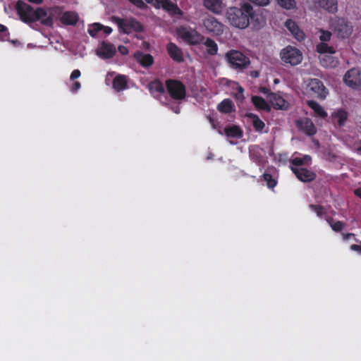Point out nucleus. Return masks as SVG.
Returning <instances> with one entry per match:
<instances>
[{
  "instance_id": "obj_1",
  "label": "nucleus",
  "mask_w": 361,
  "mask_h": 361,
  "mask_svg": "<svg viewBox=\"0 0 361 361\" xmlns=\"http://www.w3.org/2000/svg\"><path fill=\"white\" fill-rule=\"evenodd\" d=\"M16 11L20 19L25 23L29 24L40 20V23L47 27H53L52 16H47V11L41 7L35 10L32 6L22 0H18L16 4Z\"/></svg>"
},
{
  "instance_id": "obj_2",
  "label": "nucleus",
  "mask_w": 361,
  "mask_h": 361,
  "mask_svg": "<svg viewBox=\"0 0 361 361\" xmlns=\"http://www.w3.org/2000/svg\"><path fill=\"white\" fill-rule=\"evenodd\" d=\"M226 17L232 26L240 29H245L248 27L250 20L255 18V13L252 6L245 3L240 8H229L226 12Z\"/></svg>"
},
{
  "instance_id": "obj_3",
  "label": "nucleus",
  "mask_w": 361,
  "mask_h": 361,
  "mask_svg": "<svg viewBox=\"0 0 361 361\" xmlns=\"http://www.w3.org/2000/svg\"><path fill=\"white\" fill-rule=\"evenodd\" d=\"M111 20L116 23L119 32L129 35L132 32H142L144 31L143 25L133 17L121 18L118 16H112Z\"/></svg>"
},
{
  "instance_id": "obj_4",
  "label": "nucleus",
  "mask_w": 361,
  "mask_h": 361,
  "mask_svg": "<svg viewBox=\"0 0 361 361\" xmlns=\"http://www.w3.org/2000/svg\"><path fill=\"white\" fill-rule=\"evenodd\" d=\"M225 59L231 68L238 71H243L250 64V59L238 50H230L225 54Z\"/></svg>"
},
{
  "instance_id": "obj_5",
  "label": "nucleus",
  "mask_w": 361,
  "mask_h": 361,
  "mask_svg": "<svg viewBox=\"0 0 361 361\" xmlns=\"http://www.w3.org/2000/svg\"><path fill=\"white\" fill-rule=\"evenodd\" d=\"M279 55L281 61L286 66H297L302 62L303 59L301 51L290 45L282 49Z\"/></svg>"
},
{
  "instance_id": "obj_6",
  "label": "nucleus",
  "mask_w": 361,
  "mask_h": 361,
  "mask_svg": "<svg viewBox=\"0 0 361 361\" xmlns=\"http://www.w3.org/2000/svg\"><path fill=\"white\" fill-rule=\"evenodd\" d=\"M166 90L170 97L176 101H182L186 97V87L180 80L168 79L165 81Z\"/></svg>"
},
{
  "instance_id": "obj_7",
  "label": "nucleus",
  "mask_w": 361,
  "mask_h": 361,
  "mask_svg": "<svg viewBox=\"0 0 361 361\" xmlns=\"http://www.w3.org/2000/svg\"><path fill=\"white\" fill-rule=\"evenodd\" d=\"M177 35L187 44L197 45L202 42L204 36L195 29L180 26L176 29Z\"/></svg>"
},
{
  "instance_id": "obj_8",
  "label": "nucleus",
  "mask_w": 361,
  "mask_h": 361,
  "mask_svg": "<svg viewBox=\"0 0 361 361\" xmlns=\"http://www.w3.org/2000/svg\"><path fill=\"white\" fill-rule=\"evenodd\" d=\"M330 25L338 37L348 38L352 34V25L343 18L335 17L331 19Z\"/></svg>"
},
{
  "instance_id": "obj_9",
  "label": "nucleus",
  "mask_w": 361,
  "mask_h": 361,
  "mask_svg": "<svg viewBox=\"0 0 361 361\" xmlns=\"http://www.w3.org/2000/svg\"><path fill=\"white\" fill-rule=\"evenodd\" d=\"M307 89L315 97L320 100L325 99L329 94V90L324 86L323 82L317 78L310 80Z\"/></svg>"
},
{
  "instance_id": "obj_10",
  "label": "nucleus",
  "mask_w": 361,
  "mask_h": 361,
  "mask_svg": "<svg viewBox=\"0 0 361 361\" xmlns=\"http://www.w3.org/2000/svg\"><path fill=\"white\" fill-rule=\"evenodd\" d=\"M343 81L348 87L357 90L361 87V71L357 68H353L348 71L343 77Z\"/></svg>"
},
{
  "instance_id": "obj_11",
  "label": "nucleus",
  "mask_w": 361,
  "mask_h": 361,
  "mask_svg": "<svg viewBox=\"0 0 361 361\" xmlns=\"http://www.w3.org/2000/svg\"><path fill=\"white\" fill-rule=\"evenodd\" d=\"M160 6L167 11L172 17L182 16L183 14V11L178 6V5L170 0H155L154 7L159 8Z\"/></svg>"
},
{
  "instance_id": "obj_12",
  "label": "nucleus",
  "mask_w": 361,
  "mask_h": 361,
  "mask_svg": "<svg viewBox=\"0 0 361 361\" xmlns=\"http://www.w3.org/2000/svg\"><path fill=\"white\" fill-rule=\"evenodd\" d=\"M203 25L207 31L214 35L219 36L224 32V25L214 17L209 16L203 20Z\"/></svg>"
},
{
  "instance_id": "obj_13",
  "label": "nucleus",
  "mask_w": 361,
  "mask_h": 361,
  "mask_svg": "<svg viewBox=\"0 0 361 361\" xmlns=\"http://www.w3.org/2000/svg\"><path fill=\"white\" fill-rule=\"evenodd\" d=\"M291 170L297 178L304 183L312 182L317 177L314 172L305 168L291 166Z\"/></svg>"
},
{
  "instance_id": "obj_14",
  "label": "nucleus",
  "mask_w": 361,
  "mask_h": 361,
  "mask_svg": "<svg viewBox=\"0 0 361 361\" xmlns=\"http://www.w3.org/2000/svg\"><path fill=\"white\" fill-rule=\"evenodd\" d=\"M97 52V55L102 59H108L113 58L116 54V51L114 44L103 41L98 48Z\"/></svg>"
},
{
  "instance_id": "obj_15",
  "label": "nucleus",
  "mask_w": 361,
  "mask_h": 361,
  "mask_svg": "<svg viewBox=\"0 0 361 361\" xmlns=\"http://www.w3.org/2000/svg\"><path fill=\"white\" fill-rule=\"evenodd\" d=\"M250 157L252 161L259 166L263 167L267 162V157L262 154V150L258 146H253L249 151Z\"/></svg>"
},
{
  "instance_id": "obj_16",
  "label": "nucleus",
  "mask_w": 361,
  "mask_h": 361,
  "mask_svg": "<svg viewBox=\"0 0 361 361\" xmlns=\"http://www.w3.org/2000/svg\"><path fill=\"white\" fill-rule=\"evenodd\" d=\"M166 51L169 56L177 63L184 61L183 54L180 48L175 43L169 42L166 46Z\"/></svg>"
},
{
  "instance_id": "obj_17",
  "label": "nucleus",
  "mask_w": 361,
  "mask_h": 361,
  "mask_svg": "<svg viewBox=\"0 0 361 361\" xmlns=\"http://www.w3.org/2000/svg\"><path fill=\"white\" fill-rule=\"evenodd\" d=\"M285 26L297 40L302 42L305 39V35L303 31L294 20L288 19L285 23Z\"/></svg>"
},
{
  "instance_id": "obj_18",
  "label": "nucleus",
  "mask_w": 361,
  "mask_h": 361,
  "mask_svg": "<svg viewBox=\"0 0 361 361\" xmlns=\"http://www.w3.org/2000/svg\"><path fill=\"white\" fill-rule=\"evenodd\" d=\"M267 99L276 109H283L288 106L287 102L279 94L269 92Z\"/></svg>"
},
{
  "instance_id": "obj_19",
  "label": "nucleus",
  "mask_w": 361,
  "mask_h": 361,
  "mask_svg": "<svg viewBox=\"0 0 361 361\" xmlns=\"http://www.w3.org/2000/svg\"><path fill=\"white\" fill-rule=\"evenodd\" d=\"M78 20L79 16L75 11H66L60 17V21L64 25H75Z\"/></svg>"
},
{
  "instance_id": "obj_20",
  "label": "nucleus",
  "mask_w": 361,
  "mask_h": 361,
  "mask_svg": "<svg viewBox=\"0 0 361 361\" xmlns=\"http://www.w3.org/2000/svg\"><path fill=\"white\" fill-rule=\"evenodd\" d=\"M136 61L142 66L148 68L154 63L153 56L149 54H144L142 51H137L134 54Z\"/></svg>"
},
{
  "instance_id": "obj_21",
  "label": "nucleus",
  "mask_w": 361,
  "mask_h": 361,
  "mask_svg": "<svg viewBox=\"0 0 361 361\" xmlns=\"http://www.w3.org/2000/svg\"><path fill=\"white\" fill-rule=\"evenodd\" d=\"M113 88L116 92H121L128 87V77L125 75H117L112 82Z\"/></svg>"
},
{
  "instance_id": "obj_22",
  "label": "nucleus",
  "mask_w": 361,
  "mask_h": 361,
  "mask_svg": "<svg viewBox=\"0 0 361 361\" xmlns=\"http://www.w3.org/2000/svg\"><path fill=\"white\" fill-rule=\"evenodd\" d=\"M204 6L216 14H220L224 8L222 0H204Z\"/></svg>"
},
{
  "instance_id": "obj_23",
  "label": "nucleus",
  "mask_w": 361,
  "mask_h": 361,
  "mask_svg": "<svg viewBox=\"0 0 361 361\" xmlns=\"http://www.w3.org/2000/svg\"><path fill=\"white\" fill-rule=\"evenodd\" d=\"M316 4H317L320 8L331 13H334L338 11V3L336 0H316Z\"/></svg>"
},
{
  "instance_id": "obj_24",
  "label": "nucleus",
  "mask_w": 361,
  "mask_h": 361,
  "mask_svg": "<svg viewBox=\"0 0 361 361\" xmlns=\"http://www.w3.org/2000/svg\"><path fill=\"white\" fill-rule=\"evenodd\" d=\"M245 117L251 119L253 128L256 132L262 133L265 128V123L257 115L253 113H246Z\"/></svg>"
},
{
  "instance_id": "obj_25",
  "label": "nucleus",
  "mask_w": 361,
  "mask_h": 361,
  "mask_svg": "<svg viewBox=\"0 0 361 361\" xmlns=\"http://www.w3.org/2000/svg\"><path fill=\"white\" fill-rule=\"evenodd\" d=\"M307 106L311 108L314 113L316 116L325 118L327 117V112L324 109V108L316 101L314 100H307Z\"/></svg>"
},
{
  "instance_id": "obj_26",
  "label": "nucleus",
  "mask_w": 361,
  "mask_h": 361,
  "mask_svg": "<svg viewBox=\"0 0 361 361\" xmlns=\"http://www.w3.org/2000/svg\"><path fill=\"white\" fill-rule=\"evenodd\" d=\"M302 130L307 135L312 136L316 134L317 129L313 122L310 118H305L300 123Z\"/></svg>"
},
{
  "instance_id": "obj_27",
  "label": "nucleus",
  "mask_w": 361,
  "mask_h": 361,
  "mask_svg": "<svg viewBox=\"0 0 361 361\" xmlns=\"http://www.w3.org/2000/svg\"><path fill=\"white\" fill-rule=\"evenodd\" d=\"M217 110L223 114L231 113L234 111L233 102L229 99H224L218 104Z\"/></svg>"
},
{
  "instance_id": "obj_28",
  "label": "nucleus",
  "mask_w": 361,
  "mask_h": 361,
  "mask_svg": "<svg viewBox=\"0 0 361 361\" xmlns=\"http://www.w3.org/2000/svg\"><path fill=\"white\" fill-rule=\"evenodd\" d=\"M251 100L252 104L257 109L267 111L270 110L269 104L263 97L260 96H252Z\"/></svg>"
},
{
  "instance_id": "obj_29",
  "label": "nucleus",
  "mask_w": 361,
  "mask_h": 361,
  "mask_svg": "<svg viewBox=\"0 0 361 361\" xmlns=\"http://www.w3.org/2000/svg\"><path fill=\"white\" fill-rule=\"evenodd\" d=\"M224 133L228 137L240 138L243 136V130L238 126H232L225 128Z\"/></svg>"
},
{
  "instance_id": "obj_30",
  "label": "nucleus",
  "mask_w": 361,
  "mask_h": 361,
  "mask_svg": "<svg viewBox=\"0 0 361 361\" xmlns=\"http://www.w3.org/2000/svg\"><path fill=\"white\" fill-rule=\"evenodd\" d=\"M148 88L151 93L158 92L163 94L165 92L164 86L162 82L159 79L150 82L148 85Z\"/></svg>"
},
{
  "instance_id": "obj_31",
  "label": "nucleus",
  "mask_w": 361,
  "mask_h": 361,
  "mask_svg": "<svg viewBox=\"0 0 361 361\" xmlns=\"http://www.w3.org/2000/svg\"><path fill=\"white\" fill-rule=\"evenodd\" d=\"M326 221L329 224L332 230L335 232H341L345 226V224L343 221H335L334 219L331 216L326 218Z\"/></svg>"
},
{
  "instance_id": "obj_32",
  "label": "nucleus",
  "mask_w": 361,
  "mask_h": 361,
  "mask_svg": "<svg viewBox=\"0 0 361 361\" xmlns=\"http://www.w3.org/2000/svg\"><path fill=\"white\" fill-rule=\"evenodd\" d=\"M204 44L207 47V52L208 54L214 56L217 54L218 45L214 40L211 38H207Z\"/></svg>"
},
{
  "instance_id": "obj_33",
  "label": "nucleus",
  "mask_w": 361,
  "mask_h": 361,
  "mask_svg": "<svg viewBox=\"0 0 361 361\" xmlns=\"http://www.w3.org/2000/svg\"><path fill=\"white\" fill-rule=\"evenodd\" d=\"M316 50L319 54H334L335 49L333 47L329 46L325 42H320L316 47Z\"/></svg>"
},
{
  "instance_id": "obj_34",
  "label": "nucleus",
  "mask_w": 361,
  "mask_h": 361,
  "mask_svg": "<svg viewBox=\"0 0 361 361\" xmlns=\"http://www.w3.org/2000/svg\"><path fill=\"white\" fill-rule=\"evenodd\" d=\"M339 126H343L348 119V114L344 110L338 111L334 116Z\"/></svg>"
},
{
  "instance_id": "obj_35",
  "label": "nucleus",
  "mask_w": 361,
  "mask_h": 361,
  "mask_svg": "<svg viewBox=\"0 0 361 361\" xmlns=\"http://www.w3.org/2000/svg\"><path fill=\"white\" fill-rule=\"evenodd\" d=\"M310 160V156L305 155L303 157H294L290 160V163L295 166H301L306 164Z\"/></svg>"
},
{
  "instance_id": "obj_36",
  "label": "nucleus",
  "mask_w": 361,
  "mask_h": 361,
  "mask_svg": "<svg viewBox=\"0 0 361 361\" xmlns=\"http://www.w3.org/2000/svg\"><path fill=\"white\" fill-rule=\"evenodd\" d=\"M309 208L315 212L317 216L319 218L323 217V216L326 214L325 208L322 205L310 204L309 205Z\"/></svg>"
},
{
  "instance_id": "obj_37",
  "label": "nucleus",
  "mask_w": 361,
  "mask_h": 361,
  "mask_svg": "<svg viewBox=\"0 0 361 361\" xmlns=\"http://www.w3.org/2000/svg\"><path fill=\"white\" fill-rule=\"evenodd\" d=\"M262 178L267 183L269 188H274L277 184L276 180L273 178L272 176L269 173L265 172L262 175Z\"/></svg>"
},
{
  "instance_id": "obj_38",
  "label": "nucleus",
  "mask_w": 361,
  "mask_h": 361,
  "mask_svg": "<svg viewBox=\"0 0 361 361\" xmlns=\"http://www.w3.org/2000/svg\"><path fill=\"white\" fill-rule=\"evenodd\" d=\"M276 1L280 6L286 9H292L295 7V0H276Z\"/></svg>"
},
{
  "instance_id": "obj_39",
  "label": "nucleus",
  "mask_w": 361,
  "mask_h": 361,
  "mask_svg": "<svg viewBox=\"0 0 361 361\" xmlns=\"http://www.w3.org/2000/svg\"><path fill=\"white\" fill-rule=\"evenodd\" d=\"M102 25L98 23H94L90 28H88V33L92 37H95L98 32L102 30Z\"/></svg>"
},
{
  "instance_id": "obj_40",
  "label": "nucleus",
  "mask_w": 361,
  "mask_h": 361,
  "mask_svg": "<svg viewBox=\"0 0 361 361\" xmlns=\"http://www.w3.org/2000/svg\"><path fill=\"white\" fill-rule=\"evenodd\" d=\"M10 33L8 32V28L0 24V40L1 41H6L8 39Z\"/></svg>"
},
{
  "instance_id": "obj_41",
  "label": "nucleus",
  "mask_w": 361,
  "mask_h": 361,
  "mask_svg": "<svg viewBox=\"0 0 361 361\" xmlns=\"http://www.w3.org/2000/svg\"><path fill=\"white\" fill-rule=\"evenodd\" d=\"M321 35L319 36V39L322 42H329L331 37V32L328 30H324L321 29L319 30Z\"/></svg>"
},
{
  "instance_id": "obj_42",
  "label": "nucleus",
  "mask_w": 361,
  "mask_h": 361,
  "mask_svg": "<svg viewBox=\"0 0 361 361\" xmlns=\"http://www.w3.org/2000/svg\"><path fill=\"white\" fill-rule=\"evenodd\" d=\"M81 75V73L80 71V70L78 69H75L74 71H73V72L71 73V76H70V79L71 80H74L78 78H80Z\"/></svg>"
},
{
  "instance_id": "obj_43",
  "label": "nucleus",
  "mask_w": 361,
  "mask_h": 361,
  "mask_svg": "<svg viewBox=\"0 0 361 361\" xmlns=\"http://www.w3.org/2000/svg\"><path fill=\"white\" fill-rule=\"evenodd\" d=\"M80 87H81L80 82L78 81H75V82H73V83L71 86V90L73 92H76L80 88Z\"/></svg>"
},
{
  "instance_id": "obj_44",
  "label": "nucleus",
  "mask_w": 361,
  "mask_h": 361,
  "mask_svg": "<svg viewBox=\"0 0 361 361\" xmlns=\"http://www.w3.org/2000/svg\"><path fill=\"white\" fill-rule=\"evenodd\" d=\"M118 51L122 54V55H127L128 54V49L126 47L123 46V45H120L118 46Z\"/></svg>"
},
{
  "instance_id": "obj_45",
  "label": "nucleus",
  "mask_w": 361,
  "mask_h": 361,
  "mask_svg": "<svg viewBox=\"0 0 361 361\" xmlns=\"http://www.w3.org/2000/svg\"><path fill=\"white\" fill-rule=\"evenodd\" d=\"M170 109L176 114H179L180 111V108L179 106V105L176 104V105H170L169 106Z\"/></svg>"
},
{
  "instance_id": "obj_46",
  "label": "nucleus",
  "mask_w": 361,
  "mask_h": 361,
  "mask_svg": "<svg viewBox=\"0 0 361 361\" xmlns=\"http://www.w3.org/2000/svg\"><path fill=\"white\" fill-rule=\"evenodd\" d=\"M102 30L104 31V32L106 34V35H110L113 30L111 27H109V26H104V25H102Z\"/></svg>"
},
{
  "instance_id": "obj_47",
  "label": "nucleus",
  "mask_w": 361,
  "mask_h": 361,
  "mask_svg": "<svg viewBox=\"0 0 361 361\" xmlns=\"http://www.w3.org/2000/svg\"><path fill=\"white\" fill-rule=\"evenodd\" d=\"M342 236H343V239L344 240H348L352 237L355 238V235L354 233H343Z\"/></svg>"
},
{
  "instance_id": "obj_48",
  "label": "nucleus",
  "mask_w": 361,
  "mask_h": 361,
  "mask_svg": "<svg viewBox=\"0 0 361 361\" xmlns=\"http://www.w3.org/2000/svg\"><path fill=\"white\" fill-rule=\"evenodd\" d=\"M350 249L361 254V245L353 244L350 246Z\"/></svg>"
},
{
  "instance_id": "obj_49",
  "label": "nucleus",
  "mask_w": 361,
  "mask_h": 361,
  "mask_svg": "<svg viewBox=\"0 0 361 361\" xmlns=\"http://www.w3.org/2000/svg\"><path fill=\"white\" fill-rule=\"evenodd\" d=\"M50 10L51 11V14H54V13L61 14V9L59 6H54V7L51 8Z\"/></svg>"
},
{
  "instance_id": "obj_50",
  "label": "nucleus",
  "mask_w": 361,
  "mask_h": 361,
  "mask_svg": "<svg viewBox=\"0 0 361 361\" xmlns=\"http://www.w3.org/2000/svg\"><path fill=\"white\" fill-rule=\"evenodd\" d=\"M354 194L361 199V188H358L354 190Z\"/></svg>"
},
{
  "instance_id": "obj_51",
  "label": "nucleus",
  "mask_w": 361,
  "mask_h": 361,
  "mask_svg": "<svg viewBox=\"0 0 361 361\" xmlns=\"http://www.w3.org/2000/svg\"><path fill=\"white\" fill-rule=\"evenodd\" d=\"M260 91L262 93H263L264 94H266L267 96L269 94V92H271L270 90L267 87L261 88Z\"/></svg>"
},
{
  "instance_id": "obj_52",
  "label": "nucleus",
  "mask_w": 361,
  "mask_h": 361,
  "mask_svg": "<svg viewBox=\"0 0 361 361\" xmlns=\"http://www.w3.org/2000/svg\"><path fill=\"white\" fill-rule=\"evenodd\" d=\"M250 75L254 78H258L259 75V73L257 71H251L250 73Z\"/></svg>"
},
{
  "instance_id": "obj_53",
  "label": "nucleus",
  "mask_w": 361,
  "mask_h": 361,
  "mask_svg": "<svg viewBox=\"0 0 361 361\" xmlns=\"http://www.w3.org/2000/svg\"><path fill=\"white\" fill-rule=\"evenodd\" d=\"M27 1L31 3L36 4H42L43 1V0H27Z\"/></svg>"
},
{
  "instance_id": "obj_54",
  "label": "nucleus",
  "mask_w": 361,
  "mask_h": 361,
  "mask_svg": "<svg viewBox=\"0 0 361 361\" xmlns=\"http://www.w3.org/2000/svg\"><path fill=\"white\" fill-rule=\"evenodd\" d=\"M147 4H151L154 6V4L155 3V0H145Z\"/></svg>"
},
{
  "instance_id": "obj_55",
  "label": "nucleus",
  "mask_w": 361,
  "mask_h": 361,
  "mask_svg": "<svg viewBox=\"0 0 361 361\" xmlns=\"http://www.w3.org/2000/svg\"><path fill=\"white\" fill-rule=\"evenodd\" d=\"M238 92H240V93H243V90H243V88L242 87H239L238 88Z\"/></svg>"
},
{
  "instance_id": "obj_56",
  "label": "nucleus",
  "mask_w": 361,
  "mask_h": 361,
  "mask_svg": "<svg viewBox=\"0 0 361 361\" xmlns=\"http://www.w3.org/2000/svg\"><path fill=\"white\" fill-rule=\"evenodd\" d=\"M357 151L361 155V145L357 149Z\"/></svg>"
}]
</instances>
